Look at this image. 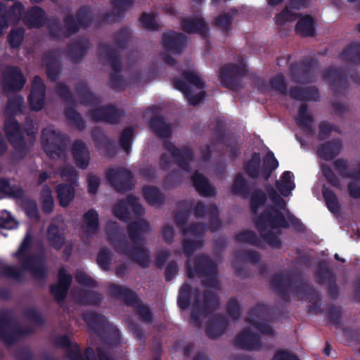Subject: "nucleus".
Wrapping results in <instances>:
<instances>
[{"label": "nucleus", "mask_w": 360, "mask_h": 360, "mask_svg": "<svg viewBox=\"0 0 360 360\" xmlns=\"http://www.w3.org/2000/svg\"><path fill=\"white\" fill-rule=\"evenodd\" d=\"M15 200H20V206L28 218L34 220H39L40 219V214L36 200L27 197L24 190L22 197L20 198H16Z\"/></svg>", "instance_id": "43"}, {"label": "nucleus", "mask_w": 360, "mask_h": 360, "mask_svg": "<svg viewBox=\"0 0 360 360\" xmlns=\"http://www.w3.org/2000/svg\"><path fill=\"white\" fill-rule=\"evenodd\" d=\"M91 137L95 146L98 149H103L106 156L112 158L117 154V147L101 127H94L91 131Z\"/></svg>", "instance_id": "25"}, {"label": "nucleus", "mask_w": 360, "mask_h": 360, "mask_svg": "<svg viewBox=\"0 0 360 360\" xmlns=\"http://www.w3.org/2000/svg\"><path fill=\"white\" fill-rule=\"evenodd\" d=\"M342 148L340 139H333L321 144L317 148L319 156L326 161L333 160L337 157Z\"/></svg>", "instance_id": "31"}, {"label": "nucleus", "mask_w": 360, "mask_h": 360, "mask_svg": "<svg viewBox=\"0 0 360 360\" xmlns=\"http://www.w3.org/2000/svg\"><path fill=\"white\" fill-rule=\"evenodd\" d=\"M0 276L18 283H22L24 281L22 271L14 265L2 264L0 266Z\"/></svg>", "instance_id": "57"}, {"label": "nucleus", "mask_w": 360, "mask_h": 360, "mask_svg": "<svg viewBox=\"0 0 360 360\" xmlns=\"http://www.w3.org/2000/svg\"><path fill=\"white\" fill-rule=\"evenodd\" d=\"M174 88L183 93L184 97L191 105L195 106L200 103L205 98L206 93L202 91L197 94H193L189 85L181 79H174L173 80Z\"/></svg>", "instance_id": "32"}, {"label": "nucleus", "mask_w": 360, "mask_h": 360, "mask_svg": "<svg viewBox=\"0 0 360 360\" xmlns=\"http://www.w3.org/2000/svg\"><path fill=\"white\" fill-rule=\"evenodd\" d=\"M192 182L195 191L202 196L211 197L216 195L215 188L210 184L207 178L195 171L192 176Z\"/></svg>", "instance_id": "33"}, {"label": "nucleus", "mask_w": 360, "mask_h": 360, "mask_svg": "<svg viewBox=\"0 0 360 360\" xmlns=\"http://www.w3.org/2000/svg\"><path fill=\"white\" fill-rule=\"evenodd\" d=\"M149 228V223L143 219L128 224L129 238L134 244V246L131 245L116 221H108L106 223L105 235L117 253L127 256L142 268H147L150 265V257L149 250L142 245L144 240L143 234L148 232Z\"/></svg>", "instance_id": "2"}, {"label": "nucleus", "mask_w": 360, "mask_h": 360, "mask_svg": "<svg viewBox=\"0 0 360 360\" xmlns=\"http://www.w3.org/2000/svg\"><path fill=\"white\" fill-rule=\"evenodd\" d=\"M314 65V61L312 59H304L300 63L291 64L289 70L292 80L298 84L312 82Z\"/></svg>", "instance_id": "19"}, {"label": "nucleus", "mask_w": 360, "mask_h": 360, "mask_svg": "<svg viewBox=\"0 0 360 360\" xmlns=\"http://www.w3.org/2000/svg\"><path fill=\"white\" fill-rule=\"evenodd\" d=\"M322 195L328 210L333 214H338L340 206L335 193L330 188L323 186Z\"/></svg>", "instance_id": "55"}, {"label": "nucleus", "mask_w": 360, "mask_h": 360, "mask_svg": "<svg viewBox=\"0 0 360 360\" xmlns=\"http://www.w3.org/2000/svg\"><path fill=\"white\" fill-rule=\"evenodd\" d=\"M247 70L243 65L228 63L223 65L219 70V79L222 86L232 91L238 90L240 86V79Z\"/></svg>", "instance_id": "11"}, {"label": "nucleus", "mask_w": 360, "mask_h": 360, "mask_svg": "<svg viewBox=\"0 0 360 360\" xmlns=\"http://www.w3.org/2000/svg\"><path fill=\"white\" fill-rule=\"evenodd\" d=\"M237 14L238 10L236 8H232L229 12L217 16L214 24L223 32H231L233 28L234 18Z\"/></svg>", "instance_id": "48"}, {"label": "nucleus", "mask_w": 360, "mask_h": 360, "mask_svg": "<svg viewBox=\"0 0 360 360\" xmlns=\"http://www.w3.org/2000/svg\"><path fill=\"white\" fill-rule=\"evenodd\" d=\"M219 305V297L214 291L206 290L203 294V302H200V307L205 314L208 315L215 311Z\"/></svg>", "instance_id": "45"}, {"label": "nucleus", "mask_w": 360, "mask_h": 360, "mask_svg": "<svg viewBox=\"0 0 360 360\" xmlns=\"http://www.w3.org/2000/svg\"><path fill=\"white\" fill-rule=\"evenodd\" d=\"M228 325L229 321L224 315L214 314L207 323L205 333L210 338L217 339L225 333Z\"/></svg>", "instance_id": "26"}, {"label": "nucleus", "mask_w": 360, "mask_h": 360, "mask_svg": "<svg viewBox=\"0 0 360 360\" xmlns=\"http://www.w3.org/2000/svg\"><path fill=\"white\" fill-rule=\"evenodd\" d=\"M134 129L129 126L123 129L120 137V147L127 153H129L131 149Z\"/></svg>", "instance_id": "62"}, {"label": "nucleus", "mask_w": 360, "mask_h": 360, "mask_svg": "<svg viewBox=\"0 0 360 360\" xmlns=\"http://www.w3.org/2000/svg\"><path fill=\"white\" fill-rule=\"evenodd\" d=\"M233 195L247 199L250 194V188L248 181L242 174H237L231 186Z\"/></svg>", "instance_id": "44"}, {"label": "nucleus", "mask_w": 360, "mask_h": 360, "mask_svg": "<svg viewBox=\"0 0 360 360\" xmlns=\"http://www.w3.org/2000/svg\"><path fill=\"white\" fill-rule=\"evenodd\" d=\"M186 274L188 278H193L195 276L204 277L210 274H217V267L211 258L206 255H198L194 259V266L188 262L186 264Z\"/></svg>", "instance_id": "15"}, {"label": "nucleus", "mask_w": 360, "mask_h": 360, "mask_svg": "<svg viewBox=\"0 0 360 360\" xmlns=\"http://www.w3.org/2000/svg\"><path fill=\"white\" fill-rule=\"evenodd\" d=\"M150 128L160 138H169L172 134V127L166 122L163 116H155L150 120Z\"/></svg>", "instance_id": "35"}, {"label": "nucleus", "mask_w": 360, "mask_h": 360, "mask_svg": "<svg viewBox=\"0 0 360 360\" xmlns=\"http://www.w3.org/2000/svg\"><path fill=\"white\" fill-rule=\"evenodd\" d=\"M75 105H70L65 108L64 115L68 122L79 130H83L86 122L81 114L75 108Z\"/></svg>", "instance_id": "52"}, {"label": "nucleus", "mask_w": 360, "mask_h": 360, "mask_svg": "<svg viewBox=\"0 0 360 360\" xmlns=\"http://www.w3.org/2000/svg\"><path fill=\"white\" fill-rule=\"evenodd\" d=\"M46 97V86L40 76L34 77L30 94L27 100L30 109L33 111H39L42 109Z\"/></svg>", "instance_id": "20"}, {"label": "nucleus", "mask_w": 360, "mask_h": 360, "mask_svg": "<svg viewBox=\"0 0 360 360\" xmlns=\"http://www.w3.org/2000/svg\"><path fill=\"white\" fill-rule=\"evenodd\" d=\"M56 192L59 204L63 207H67L75 195V187L72 184H59L56 187Z\"/></svg>", "instance_id": "40"}, {"label": "nucleus", "mask_w": 360, "mask_h": 360, "mask_svg": "<svg viewBox=\"0 0 360 360\" xmlns=\"http://www.w3.org/2000/svg\"><path fill=\"white\" fill-rule=\"evenodd\" d=\"M163 146L182 170L191 172L190 165L194 160V152L190 146H182L178 148L172 141L167 140L164 141Z\"/></svg>", "instance_id": "13"}, {"label": "nucleus", "mask_w": 360, "mask_h": 360, "mask_svg": "<svg viewBox=\"0 0 360 360\" xmlns=\"http://www.w3.org/2000/svg\"><path fill=\"white\" fill-rule=\"evenodd\" d=\"M234 240L239 243H246L259 248H264L262 238L251 230L239 232L234 236Z\"/></svg>", "instance_id": "51"}, {"label": "nucleus", "mask_w": 360, "mask_h": 360, "mask_svg": "<svg viewBox=\"0 0 360 360\" xmlns=\"http://www.w3.org/2000/svg\"><path fill=\"white\" fill-rule=\"evenodd\" d=\"M200 299V290L198 288H193L191 284L184 283L181 287L177 298L179 307L182 310L187 309L191 305L193 296Z\"/></svg>", "instance_id": "34"}, {"label": "nucleus", "mask_w": 360, "mask_h": 360, "mask_svg": "<svg viewBox=\"0 0 360 360\" xmlns=\"http://www.w3.org/2000/svg\"><path fill=\"white\" fill-rule=\"evenodd\" d=\"M0 193L13 199L20 198L23 195V189L15 185L11 186L8 179L0 177Z\"/></svg>", "instance_id": "53"}, {"label": "nucleus", "mask_w": 360, "mask_h": 360, "mask_svg": "<svg viewBox=\"0 0 360 360\" xmlns=\"http://www.w3.org/2000/svg\"><path fill=\"white\" fill-rule=\"evenodd\" d=\"M40 201L41 209L44 214H51L53 210L54 200L52 190L48 185H44L40 191Z\"/></svg>", "instance_id": "56"}, {"label": "nucleus", "mask_w": 360, "mask_h": 360, "mask_svg": "<svg viewBox=\"0 0 360 360\" xmlns=\"http://www.w3.org/2000/svg\"><path fill=\"white\" fill-rule=\"evenodd\" d=\"M340 58L343 61L355 65L360 64V43H351L340 54Z\"/></svg>", "instance_id": "49"}, {"label": "nucleus", "mask_w": 360, "mask_h": 360, "mask_svg": "<svg viewBox=\"0 0 360 360\" xmlns=\"http://www.w3.org/2000/svg\"><path fill=\"white\" fill-rule=\"evenodd\" d=\"M108 292L115 298L123 301L127 306L134 307L141 321L150 323L153 322V314L150 308L141 304V299L136 292L128 287L115 283H110Z\"/></svg>", "instance_id": "5"}, {"label": "nucleus", "mask_w": 360, "mask_h": 360, "mask_svg": "<svg viewBox=\"0 0 360 360\" xmlns=\"http://www.w3.org/2000/svg\"><path fill=\"white\" fill-rule=\"evenodd\" d=\"M42 62L46 67V73L48 79L51 82H56L60 75L61 66L55 51H50L44 53Z\"/></svg>", "instance_id": "30"}, {"label": "nucleus", "mask_w": 360, "mask_h": 360, "mask_svg": "<svg viewBox=\"0 0 360 360\" xmlns=\"http://www.w3.org/2000/svg\"><path fill=\"white\" fill-rule=\"evenodd\" d=\"M25 37V30L22 27L12 28L9 32L7 40L12 48H18Z\"/></svg>", "instance_id": "64"}, {"label": "nucleus", "mask_w": 360, "mask_h": 360, "mask_svg": "<svg viewBox=\"0 0 360 360\" xmlns=\"http://www.w3.org/2000/svg\"><path fill=\"white\" fill-rule=\"evenodd\" d=\"M322 195L328 210L333 214H338L340 206L335 193L330 188L323 186Z\"/></svg>", "instance_id": "54"}, {"label": "nucleus", "mask_w": 360, "mask_h": 360, "mask_svg": "<svg viewBox=\"0 0 360 360\" xmlns=\"http://www.w3.org/2000/svg\"><path fill=\"white\" fill-rule=\"evenodd\" d=\"M266 200V194L261 188H256L250 199V208L252 212L257 214L259 208L265 205Z\"/></svg>", "instance_id": "58"}, {"label": "nucleus", "mask_w": 360, "mask_h": 360, "mask_svg": "<svg viewBox=\"0 0 360 360\" xmlns=\"http://www.w3.org/2000/svg\"><path fill=\"white\" fill-rule=\"evenodd\" d=\"M163 48L165 51L174 54L181 53L186 45L188 37L174 31L165 32L162 36Z\"/></svg>", "instance_id": "21"}, {"label": "nucleus", "mask_w": 360, "mask_h": 360, "mask_svg": "<svg viewBox=\"0 0 360 360\" xmlns=\"http://www.w3.org/2000/svg\"><path fill=\"white\" fill-rule=\"evenodd\" d=\"M91 47V43L86 37H81L67 46V54L72 62L78 63Z\"/></svg>", "instance_id": "29"}, {"label": "nucleus", "mask_w": 360, "mask_h": 360, "mask_svg": "<svg viewBox=\"0 0 360 360\" xmlns=\"http://www.w3.org/2000/svg\"><path fill=\"white\" fill-rule=\"evenodd\" d=\"M26 79L21 70L17 66L9 67L4 79V88L11 91H19L22 89Z\"/></svg>", "instance_id": "24"}, {"label": "nucleus", "mask_w": 360, "mask_h": 360, "mask_svg": "<svg viewBox=\"0 0 360 360\" xmlns=\"http://www.w3.org/2000/svg\"><path fill=\"white\" fill-rule=\"evenodd\" d=\"M295 30L297 34L302 37H314L316 35L315 22L310 15L302 17L297 21Z\"/></svg>", "instance_id": "41"}, {"label": "nucleus", "mask_w": 360, "mask_h": 360, "mask_svg": "<svg viewBox=\"0 0 360 360\" xmlns=\"http://www.w3.org/2000/svg\"><path fill=\"white\" fill-rule=\"evenodd\" d=\"M75 91L80 98V103L85 106L98 105L101 99L90 89L86 81H79L75 86Z\"/></svg>", "instance_id": "27"}, {"label": "nucleus", "mask_w": 360, "mask_h": 360, "mask_svg": "<svg viewBox=\"0 0 360 360\" xmlns=\"http://www.w3.org/2000/svg\"><path fill=\"white\" fill-rule=\"evenodd\" d=\"M179 210L174 214V221L179 228L185 229L187 221L193 210V203L188 200H183L177 202Z\"/></svg>", "instance_id": "37"}, {"label": "nucleus", "mask_w": 360, "mask_h": 360, "mask_svg": "<svg viewBox=\"0 0 360 360\" xmlns=\"http://www.w3.org/2000/svg\"><path fill=\"white\" fill-rule=\"evenodd\" d=\"M31 245L32 236L27 233L14 255L21 262L23 269L29 271L33 278L44 281L48 274L45 253L28 255Z\"/></svg>", "instance_id": "3"}, {"label": "nucleus", "mask_w": 360, "mask_h": 360, "mask_svg": "<svg viewBox=\"0 0 360 360\" xmlns=\"http://www.w3.org/2000/svg\"><path fill=\"white\" fill-rule=\"evenodd\" d=\"M41 142L44 152L53 159L65 156L70 139L66 134L46 128L41 131Z\"/></svg>", "instance_id": "9"}, {"label": "nucleus", "mask_w": 360, "mask_h": 360, "mask_svg": "<svg viewBox=\"0 0 360 360\" xmlns=\"http://www.w3.org/2000/svg\"><path fill=\"white\" fill-rule=\"evenodd\" d=\"M72 154L76 165L82 169H86L90 162V153L86 144L80 139L73 142Z\"/></svg>", "instance_id": "28"}, {"label": "nucleus", "mask_w": 360, "mask_h": 360, "mask_svg": "<svg viewBox=\"0 0 360 360\" xmlns=\"http://www.w3.org/2000/svg\"><path fill=\"white\" fill-rule=\"evenodd\" d=\"M82 319L91 332L103 338L108 345L116 346L121 343L119 330L115 328L108 331V321L104 315L89 311L83 314Z\"/></svg>", "instance_id": "7"}, {"label": "nucleus", "mask_w": 360, "mask_h": 360, "mask_svg": "<svg viewBox=\"0 0 360 360\" xmlns=\"http://www.w3.org/2000/svg\"><path fill=\"white\" fill-rule=\"evenodd\" d=\"M131 33L129 27H122L114 34V44L118 49L124 50L127 48Z\"/></svg>", "instance_id": "60"}, {"label": "nucleus", "mask_w": 360, "mask_h": 360, "mask_svg": "<svg viewBox=\"0 0 360 360\" xmlns=\"http://www.w3.org/2000/svg\"><path fill=\"white\" fill-rule=\"evenodd\" d=\"M272 290L281 296L282 300L288 301L289 293L293 291L300 295L307 291L308 285L300 276L275 274L270 282Z\"/></svg>", "instance_id": "6"}, {"label": "nucleus", "mask_w": 360, "mask_h": 360, "mask_svg": "<svg viewBox=\"0 0 360 360\" xmlns=\"http://www.w3.org/2000/svg\"><path fill=\"white\" fill-rule=\"evenodd\" d=\"M105 176L108 181L118 193H124L134 187L133 173L127 169H109Z\"/></svg>", "instance_id": "12"}, {"label": "nucleus", "mask_w": 360, "mask_h": 360, "mask_svg": "<svg viewBox=\"0 0 360 360\" xmlns=\"http://www.w3.org/2000/svg\"><path fill=\"white\" fill-rule=\"evenodd\" d=\"M142 191L144 199L150 205L160 207L165 203V195L158 187L145 186Z\"/></svg>", "instance_id": "39"}, {"label": "nucleus", "mask_w": 360, "mask_h": 360, "mask_svg": "<svg viewBox=\"0 0 360 360\" xmlns=\"http://www.w3.org/2000/svg\"><path fill=\"white\" fill-rule=\"evenodd\" d=\"M98 49L99 56L106 58L112 69V72L110 75V87L117 92L123 90L125 82L123 77L119 74L122 70V64L118 51L105 43H100Z\"/></svg>", "instance_id": "8"}, {"label": "nucleus", "mask_w": 360, "mask_h": 360, "mask_svg": "<svg viewBox=\"0 0 360 360\" xmlns=\"http://www.w3.org/2000/svg\"><path fill=\"white\" fill-rule=\"evenodd\" d=\"M181 27L186 33L199 34L203 39H207L210 34L208 25L202 17L184 18L181 20Z\"/></svg>", "instance_id": "23"}, {"label": "nucleus", "mask_w": 360, "mask_h": 360, "mask_svg": "<svg viewBox=\"0 0 360 360\" xmlns=\"http://www.w3.org/2000/svg\"><path fill=\"white\" fill-rule=\"evenodd\" d=\"M316 282L319 285L328 284L330 281L336 279V276L325 261H321L314 274Z\"/></svg>", "instance_id": "42"}, {"label": "nucleus", "mask_w": 360, "mask_h": 360, "mask_svg": "<svg viewBox=\"0 0 360 360\" xmlns=\"http://www.w3.org/2000/svg\"><path fill=\"white\" fill-rule=\"evenodd\" d=\"M293 174L290 171H285L281 176V181H276V187L281 195L287 197L290 192L295 188V184L292 181Z\"/></svg>", "instance_id": "50"}, {"label": "nucleus", "mask_w": 360, "mask_h": 360, "mask_svg": "<svg viewBox=\"0 0 360 360\" xmlns=\"http://www.w3.org/2000/svg\"><path fill=\"white\" fill-rule=\"evenodd\" d=\"M297 125L306 131L307 134L313 135L314 117L309 114L307 104H302L298 108V116L295 120Z\"/></svg>", "instance_id": "36"}, {"label": "nucleus", "mask_w": 360, "mask_h": 360, "mask_svg": "<svg viewBox=\"0 0 360 360\" xmlns=\"http://www.w3.org/2000/svg\"><path fill=\"white\" fill-rule=\"evenodd\" d=\"M46 237L49 245L56 250H60L65 243L64 234L60 232L58 226L53 223L49 225Z\"/></svg>", "instance_id": "38"}, {"label": "nucleus", "mask_w": 360, "mask_h": 360, "mask_svg": "<svg viewBox=\"0 0 360 360\" xmlns=\"http://www.w3.org/2000/svg\"><path fill=\"white\" fill-rule=\"evenodd\" d=\"M323 77L330 82V88L335 94L343 93L348 87L347 71L344 68L330 66L323 70Z\"/></svg>", "instance_id": "17"}, {"label": "nucleus", "mask_w": 360, "mask_h": 360, "mask_svg": "<svg viewBox=\"0 0 360 360\" xmlns=\"http://www.w3.org/2000/svg\"><path fill=\"white\" fill-rule=\"evenodd\" d=\"M13 16L16 20L22 19L23 24L28 29H39L46 22L49 35L53 40H62L76 34L81 29L89 28L94 21V15L89 6H81L75 15L68 13L63 18V27L60 20L55 18L47 22V14L45 11L38 6H34L25 11L23 4L16 1L8 9L6 6L0 2V37L9 26L11 18Z\"/></svg>", "instance_id": "1"}, {"label": "nucleus", "mask_w": 360, "mask_h": 360, "mask_svg": "<svg viewBox=\"0 0 360 360\" xmlns=\"http://www.w3.org/2000/svg\"><path fill=\"white\" fill-rule=\"evenodd\" d=\"M255 226L257 230L266 229V226L274 229L277 228L288 229L290 224L281 210L269 205L255 219Z\"/></svg>", "instance_id": "10"}, {"label": "nucleus", "mask_w": 360, "mask_h": 360, "mask_svg": "<svg viewBox=\"0 0 360 360\" xmlns=\"http://www.w3.org/2000/svg\"><path fill=\"white\" fill-rule=\"evenodd\" d=\"M12 316L11 309L0 310V341L7 347L17 344L32 333L31 329L20 326Z\"/></svg>", "instance_id": "4"}, {"label": "nucleus", "mask_w": 360, "mask_h": 360, "mask_svg": "<svg viewBox=\"0 0 360 360\" xmlns=\"http://www.w3.org/2000/svg\"><path fill=\"white\" fill-rule=\"evenodd\" d=\"M113 214L119 219L129 222L131 219L129 207L127 200H120L113 207Z\"/></svg>", "instance_id": "61"}, {"label": "nucleus", "mask_w": 360, "mask_h": 360, "mask_svg": "<svg viewBox=\"0 0 360 360\" xmlns=\"http://www.w3.org/2000/svg\"><path fill=\"white\" fill-rule=\"evenodd\" d=\"M72 277L65 267H60L58 272L56 283L50 285V293L58 304L65 302L72 284Z\"/></svg>", "instance_id": "18"}, {"label": "nucleus", "mask_w": 360, "mask_h": 360, "mask_svg": "<svg viewBox=\"0 0 360 360\" xmlns=\"http://www.w3.org/2000/svg\"><path fill=\"white\" fill-rule=\"evenodd\" d=\"M55 91L65 103H69L70 105L75 104V99L70 87L64 82L58 83L55 87Z\"/></svg>", "instance_id": "63"}, {"label": "nucleus", "mask_w": 360, "mask_h": 360, "mask_svg": "<svg viewBox=\"0 0 360 360\" xmlns=\"http://www.w3.org/2000/svg\"><path fill=\"white\" fill-rule=\"evenodd\" d=\"M79 302L86 305H99L103 300L102 295L96 291L80 290L78 292Z\"/></svg>", "instance_id": "59"}, {"label": "nucleus", "mask_w": 360, "mask_h": 360, "mask_svg": "<svg viewBox=\"0 0 360 360\" xmlns=\"http://www.w3.org/2000/svg\"><path fill=\"white\" fill-rule=\"evenodd\" d=\"M8 141L15 150L19 153H27V143L19 122L15 118H7L4 127Z\"/></svg>", "instance_id": "14"}, {"label": "nucleus", "mask_w": 360, "mask_h": 360, "mask_svg": "<svg viewBox=\"0 0 360 360\" xmlns=\"http://www.w3.org/2000/svg\"><path fill=\"white\" fill-rule=\"evenodd\" d=\"M88 115L93 122H104L111 124H118L124 116V112L114 105H107L91 109Z\"/></svg>", "instance_id": "16"}, {"label": "nucleus", "mask_w": 360, "mask_h": 360, "mask_svg": "<svg viewBox=\"0 0 360 360\" xmlns=\"http://www.w3.org/2000/svg\"><path fill=\"white\" fill-rule=\"evenodd\" d=\"M83 220L85 223L84 231L86 234H96L99 228V219L98 212L91 209L88 210L83 216Z\"/></svg>", "instance_id": "47"}, {"label": "nucleus", "mask_w": 360, "mask_h": 360, "mask_svg": "<svg viewBox=\"0 0 360 360\" xmlns=\"http://www.w3.org/2000/svg\"><path fill=\"white\" fill-rule=\"evenodd\" d=\"M234 345L240 349L249 351L258 350L262 347L260 336L252 332L248 328H245L236 337Z\"/></svg>", "instance_id": "22"}, {"label": "nucleus", "mask_w": 360, "mask_h": 360, "mask_svg": "<svg viewBox=\"0 0 360 360\" xmlns=\"http://www.w3.org/2000/svg\"><path fill=\"white\" fill-rule=\"evenodd\" d=\"M261 167V156L259 153L254 152L249 160L244 162L243 168L247 175L256 179L259 177Z\"/></svg>", "instance_id": "46"}]
</instances>
